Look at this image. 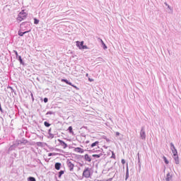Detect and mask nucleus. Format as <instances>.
<instances>
[{"label":"nucleus","instance_id":"7","mask_svg":"<svg viewBox=\"0 0 181 181\" xmlns=\"http://www.w3.org/2000/svg\"><path fill=\"white\" fill-rule=\"evenodd\" d=\"M58 142H59V145L62 146L63 149H66V148H67V144H66L64 141L58 139Z\"/></svg>","mask_w":181,"mask_h":181},{"label":"nucleus","instance_id":"26","mask_svg":"<svg viewBox=\"0 0 181 181\" xmlns=\"http://www.w3.org/2000/svg\"><path fill=\"white\" fill-rule=\"evenodd\" d=\"M88 81H90V82H92V81H94V79L90 78H88Z\"/></svg>","mask_w":181,"mask_h":181},{"label":"nucleus","instance_id":"19","mask_svg":"<svg viewBox=\"0 0 181 181\" xmlns=\"http://www.w3.org/2000/svg\"><path fill=\"white\" fill-rule=\"evenodd\" d=\"M56 153H49L48 156H56Z\"/></svg>","mask_w":181,"mask_h":181},{"label":"nucleus","instance_id":"29","mask_svg":"<svg viewBox=\"0 0 181 181\" xmlns=\"http://www.w3.org/2000/svg\"><path fill=\"white\" fill-rule=\"evenodd\" d=\"M116 136H119V132H116Z\"/></svg>","mask_w":181,"mask_h":181},{"label":"nucleus","instance_id":"25","mask_svg":"<svg viewBox=\"0 0 181 181\" xmlns=\"http://www.w3.org/2000/svg\"><path fill=\"white\" fill-rule=\"evenodd\" d=\"M47 101H49V99H47V98H45L44 103H47Z\"/></svg>","mask_w":181,"mask_h":181},{"label":"nucleus","instance_id":"10","mask_svg":"<svg viewBox=\"0 0 181 181\" xmlns=\"http://www.w3.org/2000/svg\"><path fill=\"white\" fill-rule=\"evenodd\" d=\"M61 167H62V163H55V169L57 170H60Z\"/></svg>","mask_w":181,"mask_h":181},{"label":"nucleus","instance_id":"5","mask_svg":"<svg viewBox=\"0 0 181 181\" xmlns=\"http://www.w3.org/2000/svg\"><path fill=\"white\" fill-rule=\"evenodd\" d=\"M62 83H66V84H68L69 86H71V87H74V88H77V86L72 85L71 82H69L67 79H62Z\"/></svg>","mask_w":181,"mask_h":181},{"label":"nucleus","instance_id":"13","mask_svg":"<svg viewBox=\"0 0 181 181\" xmlns=\"http://www.w3.org/2000/svg\"><path fill=\"white\" fill-rule=\"evenodd\" d=\"M174 159H175V163H176V165H179V157L177 156H174Z\"/></svg>","mask_w":181,"mask_h":181},{"label":"nucleus","instance_id":"18","mask_svg":"<svg viewBox=\"0 0 181 181\" xmlns=\"http://www.w3.org/2000/svg\"><path fill=\"white\" fill-rule=\"evenodd\" d=\"M62 175H64V171L61 170V171L59 173V177H62Z\"/></svg>","mask_w":181,"mask_h":181},{"label":"nucleus","instance_id":"12","mask_svg":"<svg viewBox=\"0 0 181 181\" xmlns=\"http://www.w3.org/2000/svg\"><path fill=\"white\" fill-rule=\"evenodd\" d=\"M100 145V141H95L90 145V148H94V146H98Z\"/></svg>","mask_w":181,"mask_h":181},{"label":"nucleus","instance_id":"3","mask_svg":"<svg viewBox=\"0 0 181 181\" xmlns=\"http://www.w3.org/2000/svg\"><path fill=\"white\" fill-rule=\"evenodd\" d=\"M170 148L173 153V156H177V151L176 150V148H175V145H173V143L170 144Z\"/></svg>","mask_w":181,"mask_h":181},{"label":"nucleus","instance_id":"6","mask_svg":"<svg viewBox=\"0 0 181 181\" xmlns=\"http://www.w3.org/2000/svg\"><path fill=\"white\" fill-rule=\"evenodd\" d=\"M74 152H76V153H84V149L80 148V147H76L74 149Z\"/></svg>","mask_w":181,"mask_h":181},{"label":"nucleus","instance_id":"33","mask_svg":"<svg viewBox=\"0 0 181 181\" xmlns=\"http://www.w3.org/2000/svg\"><path fill=\"white\" fill-rule=\"evenodd\" d=\"M101 43H104V41L103 40H100Z\"/></svg>","mask_w":181,"mask_h":181},{"label":"nucleus","instance_id":"30","mask_svg":"<svg viewBox=\"0 0 181 181\" xmlns=\"http://www.w3.org/2000/svg\"><path fill=\"white\" fill-rule=\"evenodd\" d=\"M103 46H104V49H107V45H105V44H104Z\"/></svg>","mask_w":181,"mask_h":181},{"label":"nucleus","instance_id":"17","mask_svg":"<svg viewBox=\"0 0 181 181\" xmlns=\"http://www.w3.org/2000/svg\"><path fill=\"white\" fill-rule=\"evenodd\" d=\"M163 159H164V162L166 165L169 164V161L168 160V158H166L165 156L163 157Z\"/></svg>","mask_w":181,"mask_h":181},{"label":"nucleus","instance_id":"36","mask_svg":"<svg viewBox=\"0 0 181 181\" xmlns=\"http://www.w3.org/2000/svg\"><path fill=\"white\" fill-rule=\"evenodd\" d=\"M102 45H105V44L103 42V43H102Z\"/></svg>","mask_w":181,"mask_h":181},{"label":"nucleus","instance_id":"22","mask_svg":"<svg viewBox=\"0 0 181 181\" xmlns=\"http://www.w3.org/2000/svg\"><path fill=\"white\" fill-rule=\"evenodd\" d=\"M44 125H45V127H50V124H49L47 122H44Z\"/></svg>","mask_w":181,"mask_h":181},{"label":"nucleus","instance_id":"27","mask_svg":"<svg viewBox=\"0 0 181 181\" xmlns=\"http://www.w3.org/2000/svg\"><path fill=\"white\" fill-rule=\"evenodd\" d=\"M122 165H125V160L124 159L122 160Z\"/></svg>","mask_w":181,"mask_h":181},{"label":"nucleus","instance_id":"21","mask_svg":"<svg viewBox=\"0 0 181 181\" xmlns=\"http://www.w3.org/2000/svg\"><path fill=\"white\" fill-rule=\"evenodd\" d=\"M68 129L71 134H73V127L71 126H70Z\"/></svg>","mask_w":181,"mask_h":181},{"label":"nucleus","instance_id":"20","mask_svg":"<svg viewBox=\"0 0 181 181\" xmlns=\"http://www.w3.org/2000/svg\"><path fill=\"white\" fill-rule=\"evenodd\" d=\"M28 181H36V179H35V177H30L28 178Z\"/></svg>","mask_w":181,"mask_h":181},{"label":"nucleus","instance_id":"23","mask_svg":"<svg viewBox=\"0 0 181 181\" xmlns=\"http://www.w3.org/2000/svg\"><path fill=\"white\" fill-rule=\"evenodd\" d=\"M34 23H35V25H37V23H39V20L35 18V19H34Z\"/></svg>","mask_w":181,"mask_h":181},{"label":"nucleus","instance_id":"9","mask_svg":"<svg viewBox=\"0 0 181 181\" xmlns=\"http://www.w3.org/2000/svg\"><path fill=\"white\" fill-rule=\"evenodd\" d=\"M140 135L142 139H145V138H146V134H145V131H144V129L141 130Z\"/></svg>","mask_w":181,"mask_h":181},{"label":"nucleus","instance_id":"34","mask_svg":"<svg viewBox=\"0 0 181 181\" xmlns=\"http://www.w3.org/2000/svg\"><path fill=\"white\" fill-rule=\"evenodd\" d=\"M31 97H33V93H31Z\"/></svg>","mask_w":181,"mask_h":181},{"label":"nucleus","instance_id":"8","mask_svg":"<svg viewBox=\"0 0 181 181\" xmlns=\"http://www.w3.org/2000/svg\"><path fill=\"white\" fill-rule=\"evenodd\" d=\"M68 168H69V170H73L74 169V164H73L71 161L68 162L67 163Z\"/></svg>","mask_w":181,"mask_h":181},{"label":"nucleus","instance_id":"35","mask_svg":"<svg viewBox=\"0 0 181 181\" xmlns=\"http://www.w3.org/2000/svg\"><path fill=\"white\" fill-rule=\"evenodd\" d=\"M86 76L88 77V74H86Z\"/></svg>","mask_w":181,"mask_h":181},{"label":"nucleus","instance_id":"14","mask_svg":"<svg viewBox=\"0 0 181 181\" xmlns=\"http://www.w3.org/2000/svg\"><path fill=\"white\" fill-rule=\"evenodd\" d=\"M25 33H29V31H25L24 33H22L21 31L18 32L19 36H23L24 35H25Z\"/></svg>","mask_w":181,"mask_h":181},{"label":"nucleus","instance_id":"31","mask_svg":"<svg viewBox=\"0 0 181 181\" xmlns=\"http://www.w3.org/2000/svg\"><path fill=\"white\" fill-rule=\"evenodd\" d=\"M15 54H16V56H18V52L16 51H14Z\"/></svg>","mask_w":181,"mask_h":181},{"label":"nucleus","instance_id":"28","mask_svg":"<svg viewBox=\"0 0 181 181\" xmlns=\"http://www.w3.org/2000/svg\"><path fill=\"white\" fill-rule=\"evenodd\" d=\"M18 59H19L21 63H22V57L20 56Z\"/></svg>","mask_w":181,"mask_h":181},{"label":"nucleus","instance_id":"24","mask_svg":"<svg viewBox=\"0 0 181 181\" xmlns=\"http://www.w3.org/2000/svg\"><path fill=\"white\" fill-rule=\"evenodd\" d=\"M128 177H129V173L127 170L126 173V180H127V179H128Z\"/></svg>","mask_w":181,"mask_h":181},{"label":"nucleus","instance_id":"11","mask_svg":"<svg viewBox=\"0 0 181 181\" xmlns=\"http://www.w3.org/2000/svg\"><path fill=\"white\" fill-rule=\"evenodd\" d=\"M85 160L87 162H91V157L88 154H85Z\"/></svg>","mask_w":181,"mask_h":181},{"label":"nucleus","instance_id":"2","mask_svg":"<svg viewBox=\"0 0 181 181\" xmlns=\"http://www.w3.org/2000/svg\"><path fill=\"white\" fill-rule=\"evenodd\" d=\"M76 46L77 47H78L80 49H82V50L88 49V47H87V45H84V41H82V42L76 41Z\"/></svg>","mask_w":181,"mask_h":181},{"label":"nucleus","instance_id":"15","mask_svg":"<svg viewBox=\"0 0 181 181\" xmlns=\"http://www.w3.org/2000/svg\"><path fill=\"white\" fill-rule=\"evenodd\" d=\"M170 179H172V175H170V173L167 174L166 180L169 181V180H170Z\"/></svg>","mask_w":181,"mask_h":181},{"label":"nucleus","instance_id":"4","mask_svg":"<svg viewBox=\"0 0 181 181\" xmlns=\"http://www.w3.org/2000/svg\"><path fill=\"white\" fill-rule=\"evenodd\" d=\"M83 176H84V177H90V168H86L83 173Z\"/></svg>","mask_w":181,"mask_h":181},{"label":"nucleus","instance_id":"32","mask_svg":"<svg viewBox=\"0 0 181 181\" xmlns=\"http://www.w3.org/2000/svg\"><path fill=\"white\" fill-rule=\"evenodd\" d=\"M86 144H90V141H86Z\"/></svg>","mask_w":181,"mask_h":181},{"label":"nucleus","instance_id":"1","mask_svg":"<svg viewBox=\"0 0 181 181\" xmlns=\"http://www.w3.org/2000/svg\"><path fill=\"white\" fill-rule=\"evenodd\" d=\"M28 16V13L25 12V10H22L21 12H20L17 17V21L22 22L24 19H26V17Z\"/></svg>","mask_w":181,"mask_h":181},{"label":"nucleus","instance_id":"16","mask_svg":"<svg viewBox=\"0 0 181 181\" xmlns=\"http://www.w3.org/2000/svg\"><path fill=\"white\" fill-rule=\"evenodd\" d=\"M103 154H93V158H100Z\"/></svg>","mask_w":181,"mask_h":181}]
</instances>
